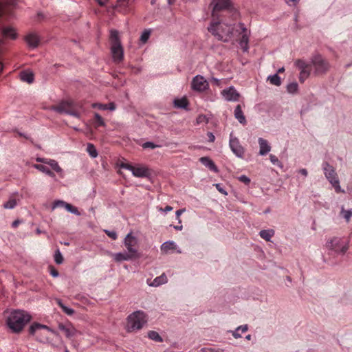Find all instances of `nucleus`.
Wrapping results in <instances>:
<instances>
[{"mask_svg":"<svg viewBox=\"0 0 352 352\" xmlns=\"http://www.w3.org/2000/svg\"><path fill=\"white\" fill-rule=\"evenodd\" d=\"M234 29V24L223 21H212L208 27V30L214 37L223 42H228L231 39Z\"/></svg>","mask_w":352,"mask_h":352,"instance_id":"obj_1","label":"nucleus"},{"mask_svg":"<svg viewBox=\"0 0 352 352\" xmlns=\"http://www.w3.org/2000/svg\"><path fill=\"white\" fill-rule=\"evenodd\" d=\"M31 320L29 314L24 311L15 310L8 316L6 323L8 327L14 333L22 331L24 326Z\"/></svg>","mask_w":352,"mask_h":352,"instance_id":"obj_2","label":"nucleus"},{"mask_svg":"<svg viewBox=\"0 0 352 352\" xmlns=\"http://www.w3.org/2000/svg\"><path fill=\"white\" fill-rule=\"evenodd\" d=\"M146 323L145 314L142 311H136L127 318V331L131 332L139 330Z\"/></svg>","mask_w":352,"mask_h":352,"instance_id":"obj_3","label":"nucleus"},{"mask_svg":"<svg viewBox=\"0 0 352 352\" xmlns=\"http://www.w3.org/2000/svg\"><path fill=\"white\" fill-rule=\"evenodd\" d=\"M322 166L326 178L334 187L336 192H344V190L340 186V182L335 168L327 162L324 163Z\"/></svg>","mask_w":352,"mask_h":352,"instance_id":"obj_4","label":"nucleus"},{"mask_svg":"<svg viewBox=\"0 0 352 352\" xmlns=\"http://www.w3.org/2000/svg\"><path fill=\"white\" fill-rule=\"evenodd\" d=\"M326 247L336 253L344 254L349 249V243L343 239L333 237L326 243Z\"/></svg>","mask_w":352,"mask_h":352,"instance_id":"obj_5","label":"nucleus"},{"mask_svg":"<svg viewBox=\"0 0 352 352\" xmlns=\"http://www.w3.org/2000/svg\"><path fill=\"white\" fill-rule=\"evenodd\" d=\"M212 4L213 5L212 12L213 18L216 16L217 12L224 10H229L230 12H232L234 20H236L239 16V14L236 10L232 9L230 10L231 6L230 0H212Z\"/></svg>","mask_w":352,"mask_h":352,"instance_id":"obj_6","label":"nucleus"},{"mask_svg":"<svg viewBox=\"0 0 352 352\" xmlns=\"http://www.w3.org/2000/svg\"><path fill=\"white\" fill-rule=\"evenodd\" d=\"M124 245L127 250V252L134 258L140 257L138 251V239L135 236H133L130 232L124 238Z\"/></svg>","mask_w":352,"mask_h":352,"instance_id":"obj_7","label":"nucleus"},{"mask_svg":"<svg viewBox=\"0 0 352 352\" xmlns=\"http://www.w3.org/2000/svg\"><path fill=\"white\" fill-rule=\"evenodd\" d=\"M311 63L315 68L316 74L325 73L329 67L328 62L320 54H316L311 58Z\"/></svg>","mask_w":352,"mask_h":352,"instance_id":"obj_8","label":"nucleus"},{"mask_svg":"<svg viewBox=\"0 0 352 352\" xmlns=\"http://www.w3.org/2000/svg\"><path fill=\"white\" fill-rule=\"evenodd\" d=\"M238 26L240 29V32L238 30L236 31L239 32V34H241V38L239 41V45L241 47V48L243 49V51L245 52H248V50L249 49L248 43H249V37L250 35V32L248 30L245 24L243 23H239L238 24Z\"/></svg>","mask_w":352,"mask_h":352,"instance_id":"obj_9","label":"nucleus"},{"mask_svg":"<svg viewBox=\"0 0 352 352\" xmlns=\"http://www.w3.org/2000/svg\"><path fill=\"white\" fill-rule=\"evenodd\" d=\"M229 145L232 151L236 155V156L240 158L243 157L244 148L240 144L238 138L233 136L232 133H231L230 135Z\"/></svg>","mask_w":352,"mask_h":352,"instance_id":"obj_10","label":"nucleus"},{"mask_svg":"<svg viewBox=\"0 0 352 352\" xmlns=\"http://www.w3.org/2000/svg\"><path fill=\"white\" fill-rule=\"evenodd\" d=\"M192 89L197 91H204L208 87V81L200 75L195 76L192 80Z\"/></svg>","mask_w":352,"mask_h":352,"instance_id":"obj_11","label":"nucleus"},{"mask_svg":"<svg viewBox=\"0 0 352 352\" xmlns=\"http://www.w3.org/2000/svg\"><path fill=\"white\" fill-rule=\"evenodd\" d=\"M58 328L69 339L74 337L78 333V331L71 323H60Z\"/></svg>","mask_w":352,"mask_h":352,"instance_id":"obj_12","label":"nucleus"},{"mask_svg":"<svg viewBox=\"0 0 352 352\" xmlns=\"http://www.w3.org/2000/svg\"><path fill=\"white\" fill-rule=\"evenodd\" d=\"M111 52L115 62H121L124 58V50L121 44H111Z\"/></svg>","mask_w":352,"mask_h":352,"instance_id":"obj_13","label":"nucleus"},{"mask_svg":"<svg viewBox=\"0 0 352 352\" xmlns=\"http://www.w3.org/2000/svg\"><path fill=\"white\" fill-rule=\"evenodd\" d=\"M74 102L72 101H63L57 105H54L50 107L51 110L55 111L60 113L68 114L71 108H72Z\"/></svg>","mask_w":352,"mask_h":352,"instance_id":"obj_14","label":"nucleus"},{"mask_svg":"<svg viewBox=\"0 0 352 352\" xmlns=\"http://www.w3.org/2000/svg\"><path fill=\"white\" fill-rule=\"evenodd\" d=\"M41 329H45L47 331H50V329L44 324H41L39 323H34L32 324L29 329V332L32 336H36L37 339L40 342H45L46 338H38V333Z\"/></svg>","mask_w":352,"mask_h":352,"instance_id":"obj_15","label":"nucleus"},{"mask_svg":"<svg viewBox=\"0 0 352 352\" xmlns=\"http://www.w3.org/2000/svg\"><path fill=\"white\" fill-rule=\"evenodd\" d=\"M222 95L228 101H236L239 97V94L233 87L223 90Z\"/></svg>","mask_w":352,"mask_h":352,"instance_id":"obj_16","label":"nucleus"},{"mask_svg":"<svg viewBox=\"0 0 352 352\" xmlns=\"http://www.w3.org/2000/svg\"><path fill=\"white\" fill-rule=\"evenodd\" d=\"M1 36H2L1 40H3V41H4V39H8V38L14 40L17 37V34L14 28H12L11 26H5L1 28Z\"/></svg>","mask_w":352,"mask_h":352,"instance_id":"obj_17","label":"nucleus"},{"mask_svg":"<svg viewBox=\"0 0 352 352\" xmlns=\"http://www.w3.org/2000/svg\"><path fill=\"white\" fill-rule=\"evenodd\" d=\"M25 40L29 47L34 49L38 46L40 39L36 33H30L26 35Z\"/></svg>","mask_w":352,"mask_h":352,"instance_id":"obj_18","label":"nucleus"},{"mask_svg":"<svg viewBox=\"0 0 352 352\" xmlns=\"http://www.w3.org/2000/svg\"><path fill=\"white\" fill-rule=\"evenodd\" d=\"M133 175L137 177H146L149 175V170L144 166H135Z\"/></svg>","mask_w":352,"mask_h":352,"instance_id":"obj_19","label":"nucleus"},{"mask_svg":"<svg viewBox=\"0 0 352 352\" xmlns=\"http://www.w3.org/2000/svg\"><path fill=\"white\" fill-rule=\"evenodd\" d=\"M258 142L260 148L259 155L263 156L267 155L271 150V146L268 144L267 141L262 138H259Z\"/></svg>","mask_w":352,"mask_h":352,"instance_id":"obj_20","label":"nucleus"},{"mask_svg":"<svg viewBox=\"0 0 352 352\" xmlns=\"http://www.w3.org/2000/svg\"><path fill=\"white\" fill-rule=\"evenodd\" d=\"M199 160L203 165H204L206 167H208L210 170L214 171V173H217L219 171L214 162L209 157H202Z\"/></svg>","mask_w":352,"mask_h":352,"instance_id":"obj_21","label":"nucleus"},{"mask_svg":"<svg viewBox=\"0 0 352 352\" xmlns=\"http://www.w3.org/2000/svg\"><path fill=\"white\" fill-rule=\"evenodd\" d=\"M46 164L49 165L55 172L59 175L60 177H64L63 170L60 168L58 163L56 160L48 159L47 161H46Z\"/></svg>","mask_w":352,"mask_h":352,"instance_id":"obj_22","label":"nucleus"},{"mask_svg":"<svg viewBox=\"0 0 352 352\" xmlns=\"http://www.w3.org/2000/svg\"><path fill=\"white\" fill-rule=\"evenodd\" d=\"M113 259L116 262H121L124 261H130L134 259L128 252H118L112 254Z\"/></svg>","mask_w":352,"mask_h":352,"instance_id":"obj_23","label":"nucleus"},{"mask_svg":"<svg viewBox=\"0 0 352 352\" xmlns=\"http://www.w3.org/2000/svg\"><path fill=\"white\" fill-rule=\"evenodd\" d=\"M234 117L241 124H245L246 123L245 117L240 104H238L234 109Z\"/></svg>","mask_w":352,"mask_h":352,"instance_id":"obj_24","label":"nucleus"},{"mask_svg":"<svg viewBox=\"0 0 352 352\" xmlns=\"http://www.w3.org/2000/svg\"><path fill=\"white\" fill-rule=\"evenodd\" d=\"M176 249V244L173 241H168L163 243L161 245V250L164 253H168L170 250Z\"/></svg>","mask_w":352,"mask_h":352,"instance_id":"obj_25","label":"nucleus"},{"mask_svg":"<svg viewBox=\"0 0 352 352\" xmlns=\"http://www.w3.org/2000/svg\"><path fill=\"white\" fill-rule=\"evenodd\" d=\"M275 232L272 229L262 230L259 232L260 236L266 241H270L272 237L274 235Z\"/></svg>","mask_w":352,"mask_h":352,"instance_id":"obj_26","label":"nucleus"},{"mask_svg":"<svg viewBox=\"0 0 352 352\" xmlns=\"http://www.w3.org/2000/svg\"><path fill=\"white\" fill-rule=\"evenodd\" d=\"M34 167L40 170L41 172L46 174L47 175L51 177H55V175L54 173L50 170V168L45 166V165H43V164H34Z\"/></svg>","mask_w":352,"mask_h":352,"instance_id":"obj_27","label":"nucleus"},{"mask_svg":"<svg viewBox=\"0 0 352 352\" xmlns=\"http://www.w3.org/2000/svg\"><path fill=\"white\" fill-rule=\"evenodd\" d=\"M167 282V277L166 276L163 274L160 276L156 277L153 282L149 284L150 286L152 287H158L164 283H166Z\"/></svg>","mask_w":352,"mask_h":352,"instance_id":"obj_28","label":"nucleus"},{"mask_svg":"<svg viewBox=\"0 0 352 352\" xmlns=\"http://www.w3.org/2000/svg\"><path fill=\"white\" fill-rule=\"evenodd\" d=\"M18 200L13 196L10 197L9 199L3 204L5 209H13L17 205Z\"/></svg>","mask_w":352,"mask_h":352,"instance_id":"obj_29","label":"nucleus"},{"mask_svg":"<svg viewBox=\"0 0 352 352\" xmlns=\"http://www.w3.org/2000/svg\"><path fill=\"white\" fill-rule=\"evenodd\" d=\"M21 80L23 82L32 83L34 81V74L32 72H22L20 74Z\"/></svg>","mask_w":352,"mask_h":352,"instance_id":"obj_30","label":"nucleus"},{"mask_svg":"<svg viewBox=\"0 0 352 352\" xmlns=\"http://www.w3.org/2000/svg\"><path fill=\"white\" fill-rule=\"evenodd\" d=\"M294 65L300 71L310 69V65L302 59H297Z\"/></svg>","mask_w":352,"mask_h":352,"instance_id":"obj_31","label":"nucleus"},{"mask_svg":"<svg viewBox=\"0 0 352 352\" xmlns=\"http://www.w3.org/2000/svg\"><path fill=\"white\" fill-rule=\"evenodd\" d=\"M174 105L177 108L186 109L188 105V102L186 98L175 99L174 100Z\"/></svg>","mask_w":352,"mask_h":352,"instance_id":"obj_32","label":"nucleus"},{"mask_svg":"<svg viewBox=\"0 0 352 352\" xmlns=\"http://www.w3.org/2000/svg\"><path fill=\"white\" fill-rule=\"evenodd\" d=\"M248 331V325L244 324L238 327L234 331H232V336L235 338H239L241 337V335L240 333H245Z\"/></svg>","mask_w":352,"mask_h":352,"instance_id":"obj_33","label":"nucleus"},{"mask_svg":"<svg viewBox=\"0 0 352 352\" xmlns=\"http://www.w3.org/2000/svg\"><path fill=\"white\" fill-rule=\"evenodd\" d=\"M110 38L111 41V44H121L118 31L116 30H111Z\"/></svg>","mask_w":352,"mask_h":352,"instance_id":"obj_34","label":"nucleus"},{"mask_svg":"<svg viewBox=\"0 0 352 352\" xmlns=\"http://www.w3.org/2000/svg\"><path fill=\"white\" fill-rule=\"evenodd\" d=\"M148 337L152 340L155 342H161L163 341L162 338L160 336V334L155 331H150L148 332Z\"/></svg>","mask_w":352,"mask_h":352,"instance_id":"obj_35","label":"nucleus"},{"mask_svg":"<svg viewBox=\"0 0 352 352\" xmlns=\"http://www.w3.org/2000/svg\"><path fill=\"white\" fill-rule=\"evenodd\" d=\"M267 79L272 85L276 86H280L281 85L280 78L277 74L268 76Z\"/></svg>","mask_w":352,"mask_h":352,"instance_id":"obj_36","label":"nucleus"},{"mask_svg":"<svg viewBox=\"0 0 352 352\" xmlns=\"http://www.w3.org/2000/svg\"><path fill=\"white\" fill-rule=\"evenodd\" d=\"M87 151L89 153V155L93 158H95L98 156L97 150L93 144H87Z\"/></svg>","mask_w":352,"mask_h":352,"instance_id":"obj_37","label":"nucleus"},{"mask_svg":"<svg viewBox=\"0 0 352 352\" xmlns=\"http://www.w3.org/2000/svg\"><path fill=\"white\" fill-rule=\"evenodd\" d=\"M57 302L58 304V305L60 307V308L62 309V310L66 314H67L68 316H72L74 313V311L73 309L72 308H69L67 306H65L62 302L60 300H57Z\"/></svg>","mask_w":352,"mask_h":352,"instance_id":"obj_38","label":"nucleus"},{"mask_svg":"<svg viewBox=\"0 0 352 352\" xmlns=\"http://www.w3.org/2000/svg\"><path fill=\"white\" fill-rule=\"evenodd\" d=\"M311 73V69L301 70L300 71L299 80L300 82H304L306 79L308 78Z\"/></svg>","mask_w":352,"mask_h":352,"instance_id":"obj_39","label":"nucleus"},{"mask_svg":"<svg viewBox=\"0 0 352 352\" xmlns=\"http://www.w3.org/2000/svg\"><path fill=\"white\" fill-rule=\"evenodd\" d=\"M68 212L74 214H76L77 216H80V213L79 212L77 208L73 206L72 204H68L66 202V204L64 207Z\"/></svg>","mask_w":352,"mask_h":352,"instance_id":"obj_40","label":"nucleus"},{"mask_svg":"<svg viewBox=\"0 0 352 352\" xmlns=\"http://www.w3.org/2000/svg\"><path fill=\"white\" fill-rule=\"evenodd\" d=\"M151 33V32L150 30H145L142 32V34H141L140 40V41L143 44L146 43L148 41V38L150 37Z\"/></svg>","mask_w":352,"mask_h":352,"instance_id":"obj_41","label":"nucleus"},{"mask_svg":"<svg viewBox=\"0 0 352 352\" xmlns=\"http://www.w3.org/2000/svg\"><path fill=\"white\" fill-rule=\"evenodd\" d=\"M54 261L56 264L60 265L63 262V257L60 250L58 249L54 254Z\"/></svg>","mask_w":352,"mask_h":352,"instance_id":"obj_42","label":"nucleus"},{"mask_svg":"<svg viewBox=\"0 0 352 352\" xmlns=\"http://www.w3.org/2000/svg\"><path fill=\"white\" fill-rule=\"evenodd\" d=\"M341 213L343 215V217L346 219L347 222L350 221L351 217H352V209L344 210V208H342Z\"/></svg>","mask_w":352,"mask_h":352,"instance_id":"obj_43","label":"nucleus"},{"mask_svg":"<svg viewBox=\"0 0 352 352\" xmlns=\"http://www.w3.org/2000/svg\"><path fill=\"white\" fill-rule=\"evenodd\" d=\"M298 84L296 82L289 83L287 87V90L289 93L294 94L298 90Z\"/></svg>","mask_w":352,"mask_h":352,"instance_id":"obj_44","label":"nucleus"},{"mask_svg":"<svg viewBox=\"0 0 352 352\" xmlns=\"http://www.w3.org/2000/svg\"><path fill=\"white\" fill-rule=\"evenodd\" d=\"M94 118L96 122V126H102L105 125L103 118L98 113L94 114Z\"/></svg>","mask_w":352,"mask_h":352,"instance_id":"obj_45","label":"nucleus"},{"mask_svg":"<svg viewBox=\"0 0 352 352\" xmlns=\"http://www.w3.org/2000/svg\"><path fill=\"white\" fill-rule=\"evenodd\" d=\"M133 1V0H117L116 7L117 8L120 6H128L131 3H132Z\"/></svg>","mask_w":352,"mask_h":352,"instance_id":"obj_46","label":"nucleus"},{"mask_svg":"<svg viewBox=\"0 0 352 352\" xmlns=\"http://www.w3.org/2000/svg\"><path fill=\"white\" fill-rule=\"evenodd\" d=\"M238 179L244 183L245 184L248 185L250 183V179L245 175H242L238 177Z\"/></svg>","mask_w":352,"mask_h":352,"instance_id":"obj_47","label":"nucleus"},{"mask_svg":"<svg viewBox=\"0 0 352 352\" xmlns=\"http://www.w3.org/2000/svg\"><path fill=\"white\" fill-rule=\"evenodd\" d=\"M142 147L144 148H149L153 149V148H155L157 147H159V146L157 145V144H155L153 142H146L143 144Z\"/></svg>","mask_w":352,"mask_h":352,"instance_id":"obj_48","label":"nucleus"},{"mask_svg":"<svg viewBox=\"0 0 352 352\" xmlns=\"http://www.w3.org/2000/svg\"><path fill=\"white\" fill-rule=\"evenodd\" d=\"M68 115L74 116L76 118H79L80 117V114L78 111L74 109V104H73L72 108L70 109Z\"/></svg>","mask_w":352,"mask_h":352,"instance_id":"obj_49","label":"nucleus"},{"mask_svg":"<svg viewBox=\"0 0 352 352\" xmlns=\"http://www.w3.org/2000/svg\"><path fill=\"white\" fill-rule=\"evenodd\" d=\"M93 108H98L100 110H107V104H101V103H94L92 104Z\"/></svg>","mask_w":352,"mask_h":352,"instance_id":"obj_50","label":"nucleus"},{"mask_svg":"<svg viewBox=\"0 0 352 352\" xmlns=\"http://www.w3.org/2000/svg\"><path fill=\"white\" fill-rule=\"evenodd\" d=\"M66 202L61 200L55 201L53 204L52 208L54 209L58 207H65Z\"/></svg>","mask_w":352,"mask_h":352,"instance_id":"obj_51","label":"nucleus"},{"mask_svg":"<svg viewBox=\"0 0 352 352\" xmlns=\"http://www.w3.org/2000/svg\"><path fill=\"white\" fill-rule=\"evenodd\" d=\"M105 233L109 236L111 239L116 240L118 237L117 233L115 231H110L105 230Z\"/></svg>","mask_w":352,"mask_h":352,"instance_id":"obj_52","label":"nucleus"},{"mask_svg":"<svg viewBox=\"0 0 352 352\" xmlns=\"http://www.w3.org/2000/svg\"><path fill=\"white\" fill-rule=\"evenodd\" d=\"M120 168L129 170L131 171V173H133V170L134 169L135 166H133L129 164L122 163L120 164Z\"/></svg>","mask_w":352,"mask_h":352,"instance_id":"obj_53","label":"nucleus"},{"mask_svg":"<svg viewBox=\"0 0 352 352\" xmlns=\"http://www.w3.org/2000/svg\"><path fill=\"white\" fill-rule=\"evenodd\" d=\"M270 159L271 162L273 164H277L279 166H280V162H279V160L276 156H275L274 155H270Z\"/></svg>","mask_w":352,"mask_h":352,"instance_id":"obj_54","label":"nucleus"},{"mask_svg":"<svg viewBox=\"0 0 352 352\" xmlns=\"http://www.w3.org/2000/svg\"><path fill=\"white\" fill-rule=\"evenodd\" d=\"M186 211L185 208L177 210L175 212L176 218L178 220V222L181 223L182 221L180 219V215Z\"/></svg>","mask_w":352,"mask_h":352,"instance_id":"obj_55","label":"nucleus"},{"mask_svg":"<svg viewBox=\"0 0 352 352\" xmlns=\"http://www.w3.org/2000/svg\"><path fill=\"white\" fill-rule=\"evenodd\" d=\"M215 187L218 190V191L222 193L223 195H226L228 194L227 192L224 190V188L221 186V184H216Z\"/></svg>","mask_w":352,"mask_h":352,"instance_id":"obj_56","label":"nucleus"},{"mask_svg":"<svg viewBox=\"0 0 352 352\" xmlns=\"http://www.w3.org/2000/svg\"><path fill=\"white\" fill-rule=\"evenodd\" d=\"M173 209V207L170 206H166L164 208H159L158 210L160 212H168L172 211Z\"/></svg>","mask_w":352,"mask_h":352,"instance_id":"obj_57","label":"nucleus"},{"mask_svg":"<svg viewBox=\"0 0 352 352\" xmlns=\"http://www.w3.org/2000/svg\"><path fill=\"white\" fill-rule=\"evenodd\" d=\"M50 274L53 277H57L58 276V272L53 267H50Z\"/></svg>","mask_w":352,"mask_h":352,"instance_id":"obj_58","label":"nucleus"},{"mask_svg":"<svg viewBox=\"0 0 352 352\" xmlns=\"http://www.w3.org/2000/svg\"><path fill=\"white\" fill-rule=\"evenodd\" d=\"M300 0H285V2L289 5V6H296L298 2H299Z\"/></svg>","mask_w":352,"mask_h":352,"instance_id":"obj_59","label":"nucleus"},{"mask_svg":"<svg viewBox=\"0 0 352 352\" xmlns=\"http://www.w3.org/2000/svg\"><path fill=\"white\" fill-rule=\"evenodd\" d=\"M207 135L208 137L209 142H213L214 141L215 137H214V134L212 132H208L207 133Z\"/></svg>","mask_w":352,"mask_h":352,"instance_id":"obj_60","label":"nucleus"},{"mask_svg":"<svg viewBox=\"0 0 352 352\" xmlns=\"http://www.w3.org/2000/svg\"><path fill=\"white\" fill-rule=\"evenodd\" d=\"M107 104V109L114 111L116 109V104L113 102H110Z\"/></svg>","mask_w":352,"mask_h":352,"instance_id":"obj_61","label":"nucleus"},{"mask_svg":"<svg viewBox=\"0 0 352 352\" xmlns=\"http://www.w3.org/2000/svg\"><path fill=\"white\" fill-rule=\"evenodd\" d=\"M100 6H105L107 2H108V0H95Z\"/></svg>","mask_w":352,"mask_h":352,"instance_id":"obj_62","label":"nucleus"},{"mask_svg":"<svg viewBox=\"0 0 352 352\" xmlns=\"http://www.w3.org/2000/svg\"><path fill=\"white\" fill-rule=\"evenodd\" d=\"M299 173L304 175L305 177L307 176V170L305 168H301L299 170Z\"/></svg>","mask_w":352,"mask_h":352,"instance_id":"obj_63","label":"nucleus"},{"mask_svg":"<svg viewBox=\"0 0 352 352\" xmlns=\"http://www.w3.org/2000/svg\"><path fill=\"white\" fill-rule=\"evenodd\" d=\"M20 223V221L19 220H16L12 222V227H16Z\"/></svg>","mask_w":352,"mask_h":352,"instance_id":"obj_64","label":"nucleus"}]
</instances>
